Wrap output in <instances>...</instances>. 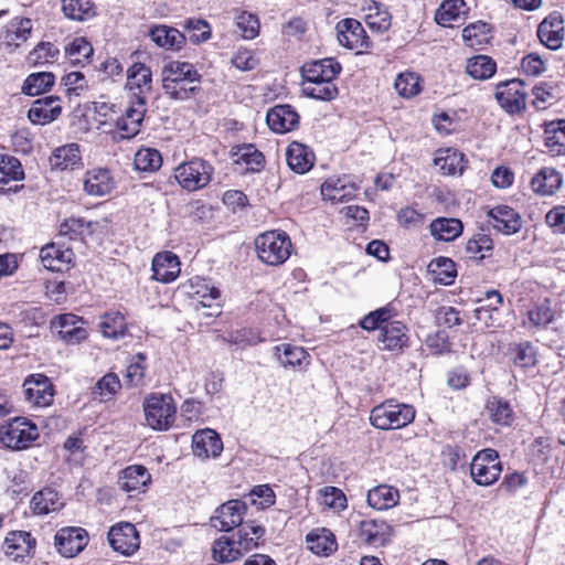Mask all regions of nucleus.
<instances>
[{
    "instance_id": "1",
    "label": "nucleus",
    "mask_w": 565,
    "mask_h": 565,
    "mask_svg": "<svg viewBox=\"0 0 565 565\" xmlns=\"http://www.w3.org/2000/svg\"><path fill=\"white\" fill-rule=\"evenodd\" d=\"M341 70L340 63L331 57L306 63L301 68L303 95L318 100L334 99L338 96V88L333 79Z\"/></svg>"
},
{
    "instance_id": "2",
    "label": "nucleus",
    "mask_w": 565,
    "mask_h": 565,
    "mask_svg": "<svg viewBox=\"0 0 565 565\" xmlns=\"http://www.w3.org/2000/svg\"><path fill=\"white\" fill-rule=\"evenodd\" d=\"M162 89L174 100H186L200 89L201 75L196 67L182 61H170L161 71Z\"/></svg>"
},
{
    "instance_id": "3",
    "label": "nucleus",
    "mask_w": 565,
    "mask_h": 565,
    "mask_svg": "<svg viewBox=\"0 0 565 565\" xmlns=\"http://www.w3.org/2000/svg\"><path fill=\"white\" fill-rule=\"evenodd\" d=\"M258 258L269 265L278 266L284 264L291 254V241L282 231H268L255 239Z\"/></svg>"
},
{
    "instance_id": "4",
    "label": "nucleus",
    "mask_w": 565,
    "mask_h": 565,
    "mask_svg": "<svg viewBox=\"0 0 565 565\" xmlns=\"http://www.w3.org/2000/svg\"><path fill=\"white\" fill-rule=\"evenodd\" d=\"M415 418V409L412 405L386 401L370 413L371 424L379 429H398L411 424Z\"/></svg>"
},
{
    "instance_id": "5",
    "label": "nucleus",
    "mask_w": 565,
    "mask_h": 565,
    "mask_svg": "<svg viewBox=\"0 0 565 565\" xmlns=\"http://www.w3.org/2000/svg\"><path fill=\"white\" fill-rule=\"evenodd\" d=\"M38 437L36 425L24 417H15L0 426V443L8 449H26Z\"/></svg>"
},
{
    "instance_id": "6",
    "label": "nucleus",
    "mask_w": 565,
    "mask_h": 565,
    "mask_svg": "<svg viewBox=\"0 0 565 565\" xmlns=\"http://www.w3.org/2000/svg\"><path fill=\"white\" fill-rule=\"evenodd\" d=\"M147 424L154 430L169 429L175 419L177 407L172 396L151 394L143 404Z\"/></svg>"
},
{
    "instance_id": "7",
    "label": "nucleus",
    "mask_w": 565,
    "mask_h": 565,
    "mask_svg": "<svg viewBox=\"0 0 565 565\" xmlns=\"http://www.w3.org/2000/svg\"><path fill=\"white\" fill-rule=\"evenodd\" d=\"M213 172L210 162L194 158L179 164L174 170V178L181 188L191 192L205 188L211 182Z\"/></svg>"
},
{
    "instance_id": "8",
    "label": "nucleus",
    "mask_w": 565,
    "mask_h": 565,
    "mask_svg": "<svg viewBox=\"0 0 565 565\" xmlns=\"http://www.w3.org/2000/svg\"><path fill=\"white\" fill-rule=\"evenodd\" d=\"M502 472L501 461L497 450L487 448L478 451L470 465V475L479 486H491Z\"/></svg>"
},
{
    "instance_id": "9",
    "label": "nucleus",
    "mask_w": 565,
    "mask_h": 565,
    "mask_svg": "<svg viewBox=\"0 0 565 565\" xmlns=\"http://www.w3.org/2000/svg\"><path fill=\"white\" fill-rule=\"evenodd\" d=\"M247 532L238 531L233 537L221 536L213 544V557L221 563H230L238 559L244 553L257 548L254 539H247Z\"/></svg>"
},
{
    "instance_id": "10",
    "label": "nucleus",
    "mask_w": 565,
    "mask_h": 565,
    "mask_svg": "<svg viewBox=\"0 0 565 565\" xmlns=\"http://www.w3.org/2000/svg\"><path fill=\"white\" fill-rule=\"evenodd\" d=\"M86 321L73 313H62L51 320V329L56 332L60 340L70 345L84 341L88 332Z\"/></svg>"
},
{
    "instance_id": "11",
    "label": "nucleus",
    "mask_w": 565,
    "mask_h": 565,
    "mask_svg": "<svg viewBox=\"0 0 565 565\" xmlns=\"http://www.w3.org/2000/svg\"><path fill=\"white\" fill-rule=\"evenodd\" d=\"M111 548L126 556L135 554L140 547L139 532L130 522H119L113 525L107 534Z\"/></svg>"
},
{
    "instance_id": "12",
    "label": "nucleus",
    "mask_w": 565,
    "mask_h": 565,
    "mask_svg": "<svg viewBox=\"0 0 565 565\" xmlns=\"http://www.w3.org/2000/svg\"><path fill=\"white\" fill-rule=\"evenodd\" d=\"M499 105L509 114H519L525 109L526 94L522 81L513 78L501 82L495 88Z\"/></svg>"
},
{
    "instance_id": "13",
    "label": "nucleus",
    "mask_w": 565,
    "mask_h": 565,
    "mask_svg": "<svg viewBox=\"0 0 565 565\" xmlns=\"http://www.w3.org/2000/svg\"><path fill=\"white\" fill-rule=\"evenodd\" d=\"M89 537L85 529L78 526H65L60 529L54 536V545L64 557H74L88 544Z\"/></svg>"
},
{
    "instance_id": "14",
    "label": "nucleus",
    "mask_w": 565,
    "mask_h": 565,
    "mask_svg": "<svg viewBox=\"0 0 565 565\" xmlns=\"http://www.w3.org/2000/svg\"><path fill=\"white\" fill-rule=\"evenodd\" d=\"M146 98L139 97L130 103L125 114L116 121L120 139H130L138 135L146 114Z\"/></svg>"
},
{
    "instance_id": "15",
    "label": "nucleus",
    "mask_w": 565,
    "mask_h": 565,
    "mask_svg": "<svg viewBox=\"0 0 565 565\" xmlns=\"http://www.w3.org/2000/svg\"><path fill=\"white\" fill-rule=\"evenodd\" d=\"M23 391L25 399L33 406L46 407L53 402V384L43 374L29 376L23 383Z\"/></svg>"
},
{
    "instance_id": "16",
    "label": "nucleus",
    "mask_w": 565,
    "mask_h": 565,
    "mask_svg": "<svg viewBox=\"0 0 565 565\" xmlns=\"http://www.w3.org/2000/svg\"><path fill=\"white\" fill-rule=\"evenodd\" d=\"M246 504L241 500H230L222 504L212 516V526L218 531L228 532L243 523Z\"/></svg>"
},
{
    "instance_id": "17",
    "label": "nucleus",
    "mask_w": 565,
    "mask_h": 565,
    "mask_svg": "<svg viewBox=\"0 0 565 565\" xmlns=\"http://www.w3.org/2000/svg\"><path fill=\"white\" fill-rule=\"evenodd\" d=\"M339 43L350 50L367 49L369 42L362 24L354 19H343L337 24Z\"/></svg>"
},
{
    "instance_id": "18",
    "label": "nucleus",
    "mask_w": 565,
    "mask_h": 565,
    "mask_svg": "<svg viewBox=\"0 0 565 565\" xmlns=\"http://www.w3.org/2000/svg\"><path fill=\"white\" fill-rule=\"evenodd\" d=\"M192 450L194 456L202 460L216 458L223 451V441L220 435L211 428L198 430L192 436Z\"/></svg>"
},
{
    "instance_id": "19",
    "label": "nucleus",
    "mask_w": 565,
    "mask_h": 565,
    "mask_svg": "<svg viewBox=\"0 0 565 565\" xmlns=\"http://www.w3.org/2000/svg\"><path fill=\"white\" fill-rule=\"evenodd\" d=\"M392 526L383 520H362L359 523V539L373 547L384 546L392 536Z\"/></svg>"
},
{
    "instance_id": "20",
    "label": "nucleus",
    "mask_w": 565,
    "mask_h": 565,
    "mask_svg": "<svg viewBox=\"0 0 565 565\" xmlns=\"http://www.w3.org/2000/svg\"><path fill=\"white\" fill-rule=\"evenodd\" d=\"M537 36L550 50H557L564 40V21L557 12L546 17L537 28Z\"/></svg>"
},
{
    "instance_id": "21",
    "label": "nucleus",
    "mask_w": 565,
    "mask_h": 565,
    "mask_svg": "<svg viewBox=\"0 0 565 565\" xmlns=\"http://www.w3.org/2000/svg\"><path fill=\"white\" fill-rule=\"evenodd\" d=\"M61 111L60 98L46 96L32 103L28 111V118L34 125H46L55 120Z\"/></svg>"
},
{
    "instance_id": "22",
    "label": "nucleus",
    "mask_w": 565,
    "mask_h": 565,
    "mask_svg": "<svg viewBox=\"0 0 565 565\" xmlns=\"http://www.w3.org/2000/svg\"><path fill=\"white\" fill-rule=\"evenodd\" d=\"M490 223L504 235L518 233L522 227V218L518 212L508 205H498L489 211Z\"/></svg>"
},
{
    "instance_id": "23",
    "label": "nucleus",
    "mask_w": 565,
    "mask_h": 565,
    "mask_svg": "<svg viewBox=\"0 0 565 565\" xmlns=\"http://www.w3.org/2000/svg\"><path fill=\"white\" fill-rule=\"evenodd\" d=\"M268 127L277 134L295 129L299 124V115L290 105H277L267 111Z\"/></svg>"
},
{
    "instance_id": "24",
    "label": "nucleus",
    "mask_w": 565,
    "mask_h": 565,
    "mask_svg": "<svg viewBox=\"0 0 565 565\" xmlns=\"http://www.w3.org/2000/svg\"><path fill=\"white\" fill-rule=\"evenodd\" d=\"M36 540L30 532L13 531L8 533L4 540L6 553L15 561L23 559L34 554Z\"/></svg>"
},
{
    "instance_id": "25",
    "label": "nucleus",
    "mask_w": 565,
    "mask_h": 565,
    "mask_svg": "<svg viewBox=\"0 0 565 565\" xmlns=\"http://www.w3.org/2000/svg\"><path fill=\"white\" fill-rule=\"evenodd\" d=\"M356 190L347 177L329 178L321 185V195L331 203H341L354 198Z\"/></svg>"
},
{
    "instance_id": "26",
    "label": "nucleus",
    "mask_w": 565,
    "mask_h": 565,
    "mask_svg": "<svg viewBox=\"0 0 565 565\" xmlns=\"http://www.w3.org/2000/svg\"><path fill=\"white\" fill-rule=\"evenodd\" d=\"M562 185L563 175L551 167L540 169L531 180L533 192L542 196L553 195Z\"/></svg>"
},
{
    "instance_id": "27",
    "label": "nucleus",
    "mask_w": 565,
    "mask_h": 565,
    "mask_svg": "<svg viewBox=\"0 0 565 565\" xmlns=\"http://www.w3.org/2000/svg\"><path fill=\"white\" fill-rule=\"evenodd\" d=\"M152 83L151 70L142 64L135 63L127 71L126 87L134 93L136 99L145 97L150 93Z\"/></svg>"
},
{
    "instance_id": "28",
    "label": "nucleus",
    "mask_w": 565,
    "mask_h": 565,
    "mask_svg": "<svg viewBox=\"0 0 565 565\" xmlns=\"http://www.w3.org/2000/svg\"><path fill=\"white\" fill-rule=\"evenodd\" d=\"M152 277L160 282H171L180 274V262L171 252L159 253L152 260Z\"/></svg>"
},
{
    "instance_id": "29",
    "label": "nucleus",
    "mask_w": 565,
    "mask_h": 565,
    "mask_svg": "<svg viewBox=\"0 0 565 565\" xmlns=\"http://www.w3.org/2000/svg\"><path fill=\"white\" fill-rule=\"evenodd\" d=\"M24 179V170L20 160L13 156L0 153V193L17 192L19 186H9L11 181Z\"/></svg>"
},
{
    "instance_id": "30",
    "label": "nucleus",
    "mask_w": 565,
    "mask_h": 565,
    "mask_svg": "<svg viewBox=\"0 0 565 565\" xmlns=\"http://www.w3.org/2000/svg\"><path fill=\"white\" fill-rule=\"evenodd\" d=\"M382 350H402L407 344L406 327L399 321H387L377 338Z\"/></svg>"
},
{
    "instance_id": "31",
    "label": "nucleus",
    "mask_w": 565,
    "mask_h": 565,
    "mask_svg": "<svg viewBox=\"0 0 565 565\" xmlns=\"http://www.w3.org/2000/svg\"><path fill=\"white\" fill-rule=\"evenodd\" d=\"M286 159L292 171L302 174L312 168L315 154L309 147L294 141L287 148Z\"/></svg>"
},
{
    "instance_id": "32",
    "label": "nucleus",
    "mask_w": 565,
    "mask_h": 565,
    "mask_svg": "<svg viewBox=\"0 0 565 565\" xmlns=\"http://www.w3.org/2000/svg\"><path fill=\"white\" fill-rule=\"evenodd\" d=\"M151 476L147 468L140 465L129 466L121 471L119 487L126 492H141L150 482Z\"/></svg>"
},
{
    "instance_id": "33",
    "label": "nucleus",
    "mask_w": 565,
    "mask_h": 565,
    "mask_svg": "<svg viewBox=\"0 0 565 565\" xmlns=\"http://www.w3.org/2000/svg\"><path fill=\"white\" fill-rule=\"evenodd\" d=\"M73 252L70 248L62 249L55 244L42 247L40 258L43 266L52 271H63L68 269V265L73 259Z\"/></svg>"
},
{
    "instance_id": "34",
    "label": "nucleus",
    "mask_w": 565,
    "mask_h": 565,
    "mask_svg": "<svg viewBox=\"0 0 565 565\" xmlns=\"http://www.w3.org/2000/svg\"><path fill=\"white\" fill-rule=\"evenodd\" d=\"M365 11V23L367 26L376 32L387 31L391 26V13L385 6L375 0H366L363 4Z\"/></svg>"
},
{
    "instance_id": "35",
    "label": "nucleus",
    "mask_w": 565,
    "mask_h": 565,
    "mask_svg": "<svg viewBox=\"0 0 565 565\" xmlns=\"http://www.w3.org/2000/svg\"><path fill=\"white\" fill-rule=\"evenodd\" d=\"M63 507L61 498L52 488H44L34 493L31 499L30 508L36 515H46L58 511Z\"/></svg>"
},
{
    "instance_id": "36",
    "label": "nucleus",
    "mask_w": 565,
    "mask_h": 565,
    "mask_svg": "<svg viewBox=\"0 0 565 565\" xmlns=\"http://www.w3.org/2000/svg\"><path fill=\"white\" fill-rule=\"evenodd\" d=\"M114 188L110 173L106 169L87 171L84 180V191L89 195L103 196Z\"/></svg>"
},
{
    "instance_id": "37",
    "label": "nucleus",
    "mask_w": 565,
    "mask_h": 565,
    "mask_svg": "<svg viewBox=\"0 0 565 565\" xmlns=\"http://www.w3.org/2000/svg\"><path fill=\"white\" fill-rule=\"evenodd\" d=\"M149 36L159 47L167 50L181 49L186 39L179 30L167 25L152 26Z\"/></svg>"
},
{
    "instance_id": "38",
    "label": "nucleus",
    "mask_w": 565,
    "mask_h": 565,
    "mask_svg": "<svg viewBox=\"0 0 565 565\" xmlns=\"http://www.w3.org/2000/svg\"><path fill=\"white\" fill-rule=\"evenodd\" d=\"M398 500V490L387 484H380L367 492L369 505L379 511L394 508Z\"/></svg>"
},
{
    "instance_id": "39",
    "label": "nucleus",
    "mask_w": 565,
    "mask_h": 565,
    "mask_svg": "<svg viewBox=\"0 0 565 565\" xmlns=\"http://www.w3.org/2000/svg\"><path fill=\"white\" fill-rule=\"evenodd\" d=\"M429 230L435 239L451 242L460 236L463 225L458 218L438 217L430 223Z\"/></svg>"
},
{
    "instance_id": "40",
    "label": "nucleus",
    "mask_w": 565,
    "mask_h": 565,
    "mask_svg": "<svg viewBox=\"0 0 565 565\" xmlns=\"http://www.w3.org/2000/svg\"><path fill=\"white\" fill-rule=\"evenodd\" d=\"M427 270L434 282L444 286L451 285L457 276L456 264L447 257L430 260Z\"/></svg>"
},
{
    "instance_id": "41",
    "label": "nucleus",
    "mask_w": 565,
    "mask_h": 565,
    "mask_svg": "<svg viewBox=\"0 0 565 565\" xmlns=\"http://www.w3.org/2000/svg\"><path fill=\"white\" fill-rule=\"evenodd\" d=\"M81 151L76 143H68L55 149L50 158V163L54 169L73 170L81 164Z\"/></svg>"
},
{
    "instance_id": "42",
    "label": "nucleus",
    "mask_w": 565,
    "mask_h": 565,
    "mask_svg": "<svg viewBox=\"0 0 565 565\" xmlns=\"http://www.w3.org/2000/svg\"><path fill=\"white\" fill-rule=\"evenodd\" d=\"M545 146L552 156L565 154V119L547 124L545 128Z\"/></svg>"
},
{
    "instance_id": "43",
    "label": "nucleus",
    "mask_w": 565,
    "mask_h": 565,
    "mask_svg": "<svg viewBox=\"0 0 565 565\" xmlns=\"http://www.w3.org/2000/svg\"><path fill=\"white\" fill-rule=\"evenodd\" d=\"M491 29L489 24L482 21L470 23L462 30V40L467 46L481 50L490 42Z\"/></svg>"
},
{
    "instance_id": "44",
    "label": "nucleus",
    "mask_w": 565,
    "mask_h": 565,
    "mask_svg": "<svg viewBox=\"0 0 565 565\" xmlns=\"http://www.w3.org/2000/svg\"><path fill=\"white\" fill-rule=\"evenodd\" d=\"M274 354L279 363L285 366H300L302 363H308L309 354L307 351L290 343H284L274 348Z\"/></svg>"
},
{
    "instance_id": "45",
    "label": "nucleus",
    "mask_w": 565,
    "mask_h": 565,
    "mask_svg": "<svg viewBox=\"0 0 565 565\" xmlns=\"http://www.w3.org/2000/svg\"><path fill=\"white\" fill-rule=\"evenodd\" d=\"M64 15L74 21H87L95 14V4L92 0H62Z\"/></svg>"
},
{
    "instance_id": "46",
    "label": "nucleus",
    "mask_w": 565,
    "mask_h": 565,
    "mask_svg": "<svg viewBox=\"0 0 565 565\" xmlns=\"http://www.w3.org/2000/svg\"><path fill=\"white\" fill-rule=\"evenodd\" d=\"M435 164L447 175L462 174L466 169V161L462 153L447 149L435 158Z\"/></svg>"
},
{
    "instance_id": "47",
    "label": "nucleus",
    "mask_w": 565,
    "mask_h": 565,
    "mask_svg": "<svg viewBox=\"0 0 565 565\" xmlns=\"http://www.w3.org/2000/svg\"><path fill=\"white\" fill-rule=\"evenodd\" d=\"M99 330L105 338L119 339L127 332L125 317L119 311L107 312L102 316Z\"/></svg>"
},
{
    "instance_id": "48",
    "label": "nucleus",
    "mask_w": 565,
    "mask_h": 565,
    "mask_svg": "<svg viewBox=\"0 0 565 565\" xmlns=\"http://www.w3.org/2000/svg\"><path fill=\"white\" fill-rule=\"evenodd\" d=\"M497 63L488 55H477L467 61L466 72L475 79L486 81L494 75Z\"/></svg>"
},
{
    "instance_id": "49",
    "label": "nucleus",
    "mask_w": 565,
    "mask_h": 565,
    "mask_svg": "<svg viewBox=\"0 0 565 565\" xmlns=\"http://www.w3.org/2000/svg\"><path fill=\"white\" fill-rule=\"evenodd\" d=\"M491 420L499 426H510L514 419V413L509 404L500 397H492L486 406Z\"/></svg>"
},
{
    "instance_id": "50",
    "label": "nucleus",
    "mask_w": 565,
    "mask_h": 565,
    "mask_svg": "<svg viewBox=\"0 0 565 565\" xmlns=\"http://www.w3.org/2000/svg\"><path fill=\"white\" fill-rule=\"evenodd\" d=\"M55 76L51 72L30 74L22 85V92L29 96H36L47 92L54 85Z\"/></svg>"
},
{
    "instance_id": "51",
    "label": "nucleus",
    "mask_w": 565,
    "mask_h": 565,
    "mask_svg": "<svg viewBox=\"0 0 565 565\" xmlns=\"http://www.w3.org/2000/svg\"><path fill=\"white\" fill-rule=\"evenodd\" d=\"M135 169L141 172H154L162 166V157L154 148H141L135 153Z\"/></svg>"
},
{
    "instance_id": "52",
    "label": "nucleus",
    "mask_w": 565,
    "mask_h": 565,
    "mask_svg": "<svg viewBox=\"0 0 565 565\" xmlns=\"http://www.w3.org/2000/svg\"><path fill=\"white\" fill-rule=\"evenodd\" d=\"M463 7V0H445L436 11V22L441 26H452L460 19Z\"/></svg>"
},
{
    "instance_id": "53",
    "label": "nucleus",
    "mask_w": 565,
    "mask_h": 565,
    "mask_svg": "<svg viewBox=\"0 0 565 565\" xmlns=\"http://www.w3.org/2000/svg\"><path fill=\"white\" fill-rule=\"evenodd\" d=\"M60 54L58 49L51 42L39 43L28 55L31 66H42L54 63Z\"/></svg>"
},
{
    "instance_id": "54",
    "label": "nucleus",
    "mask_w": 565,
    "mask_h": 565,
    "mask_svg": "<svg viewBox=\"0 0 565 565\" xmlns=\"http://www.w3.org/2000/svg\"><path fill=\"white\" fill-rule=\"evenodd\" d=\"M493 249V241L490 235L479 232L476 233L466 244L467 254L475 259L486 258Z\"/></svg>"
},
{
    "instance_id": "55",
    "label": "nucleus",
    "mask_w": 565,
    "mask_h": 565,
    "mask_svg": "<svg viewBox=\"0 0 565 565\" xmlns=\"http://www.w3.org/2000/svg\"><path fill=\"white\" fill-rule=\"evenodd\" d=\"M510 351L514 365L527 369L536 364V351L531 342L526 341L514 344Z\"/></svg>"
},
{
    "instance_id": "56",
    "label": "nucleus",
    "mask_w": 565,
    "mask_h": 565,
    "mask_svg": "<svg viewBox=\"0 0 565 565\" xmlns=\"http://www.w3.org/2000/svg\"><path fill=\"white\" fill-rule=\"evenodd\" d=\"M223 341L228 344L252 347L265 341V339L262 338L260 333L257 330L250 328H243L228 332L226 335L223 337Z\"/></svg>"
},
{
    "instance_id": "57",
    "label": "nucleus",
    "mask_w": 565,
    "mask_h": 565,
    "mask_svg": "<svg viewBox=\"0 0 565 565\" xmlns=\"http://www.w3.org/2000/svg\"><path fill=\"white\" fill-rule=\"evenodd\" d=\"M527 318L534 327H546L554 319V312L548 299L535 302L527 311Z\"/></svg>"
},
{
    "instance_id": "58",
    "label": "nucleus",
    "mask_w": 565,
    "mask_h": 565,
    "mask_svg": "<svg viewBox=\"0 0 565 565\" xmlns=\"http://www.w3.org/2000/svg\"><path fill=\"white\" fill-rule=\"evenodd\" d=\"M66 54L73 64H82L87 62L93 55V46L85 38H75L65 47Z\"/></svg>"
},
{
    "instance_id": "59",
    "label": "nucleus",
    "mask_w": 565,
    "mask_h": 565,
    "mask_svg": "<svg viewBox=\"0 0 565 565\" xmlns=\"http://www.w3.org/2000/svg\"><path fill=\"white\" fill-rule=\"evenodd\" d=\"M236 162H243L250 171H259L265 162L264 154L253 145H244L235 152Z\"/></svg>"
},
{
    "instance_id": "60",
    "label": "nucleus",
    "mask_w": 565,
    "mask_h": 565,
    "mask_svg": "<svg viewBox=\"0 0 565 565\" xmlns=\"http://www.w3.org/2000/svg\"><path fill=\"white\" fill-rule=\"evenodd\" d=\"M120 388V380L115 373L104 375L95 385L93 395L100 402L110 399Z\"/></svg>"
},
{
    "instance_id": "61",
    "label": "nucleus",
    "mask_w": 565,
    "mask_h": 565,
    "mask_svg": "<svg viewBox=\"0 0 565 565\" xmlns=\"http://www.w3.org/2000/svg\"><path fill=\"white\" fill-rule=\"evenodd\" d=\"M183 26L188 32V39L191 43L199 44L211 38V28L205 20L186 19Z\"/></svg>"
},
{
    "instance_id": "62",
    "label": "nucleus",
    "mask_w": 565,
    "mask_h": 565,
    "mask_svg": "<svg viewBox=\"0 0 565 565\" xmlns=\"http://www.w3.org/2000/svg\"><path fill=\"white\" fill-rule=\"evenodd\" d=\"M322 532V534L309 533L307 535V543L310 551L315 554L328 555L335 550L337 544L331 533H327L326 530Z\"/></svg>"
},
{
    "instance_id": "63",
    "label": "nucleus",
    "mask_w": 565,
    "mask_h": 565,
    "mask_svg": "<svg viewBox=\"0 0 565 565\" xmlns=\"http://www.w3.org/2000/svg\"><path fill=\"white\" fill-rule=\"evenodd\" d=\"M425 345L433 355H443L451 352L452 349L449 335L444 330H437L428 334L425 339Z\"/></svg>"
},
{
    "instance_id": "64",
    "label": "nucleus",
    "mask_w": 565,
    "mask_h": 565,
    "mask_svg": "<svg viewBox=\"0 0 565 565\" xmlns=\"http://www.w3.org/2000/svg\"><path fill=\"white\" fill-rule=\"evenodd\" d=\"M394 87L401 96L413 97L419 93V77L412 72L401 73L394 82Z\"/></svg>"
}]
</instances>
